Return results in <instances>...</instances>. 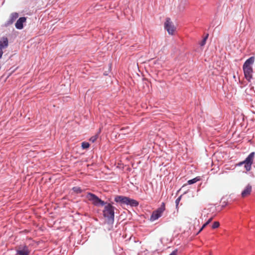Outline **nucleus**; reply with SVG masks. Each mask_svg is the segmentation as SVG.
I'll list each match as a JSON object with an SVG mask.
<instances>
[{
  "label": "nucleus",
  "mask_w": 255,
  "mask_h": 255,
  "mask_svg": "<svg viewBox=\"0 0 255 255\" xmlns=\"http://www.w3.org/2000/svg\"><path fill=\"white\" fill-rule=\"evenodd\" d=\"M208 34H207L205 37L204 38V39L202 40V41L200 42V45L201 46H204L205 44H206V40L208 38Z\"/></svg>",
  "instance_id": "obj_15"
},
{
  "label": "nucleus",
  "mask_w": 255,
  "mask_h": 255,
  "mask_svg": "<svg viewBox=\"0 0 255 255\" xmlns=\"http://www.w3.org/2000/svg\"><path fill=\"white\" fill-rule=\"evenodd\" d=\"M164 28L167 31L169 34L173 35L175 31L176 28L171 21L170 18H166L164 23Z\"/></svg>",
  "instance_id": "obj_7"
},
{
  "label": "nucleus",
  "mask_w": 255,
  "mask_h": 255,
  "mask_svg": "<svg viewBox=\"0 0 255 255\" xmlns=\"http://www.w3.org/2000/svg\"><path fill=\"white\" fill-rule=\"evenodd\" d=\"M165 210V204L164 203H162L160 207L158 208L157 210L153 212L150 217V220L151 221H154L158 219L159 217L161 216L163 212Z\"/></svg>",
  "instance_id": "obj_5"
},
{
  "label": "nucleus",
  "mask_w": 255,
  "mask_h": 255,
  "mask_svg": "<svg viewBox=\"0 0 255 255\" xmlns=\"http://www.w3.org/2000/svg\"><path fill=\"white\" fill-rule=\"evenodd\" d=\"M90 144L87 142H83L82 143V147L83 149L87 148L89 147Z\"/></svg>",
  "instance_id": "obj_16"
},
{
  "label": "nucleus",
  "mask_w": 255,
  "mask_h": 255,
  "mask_svg": "<svg viewBox=\"0 0 255 255\" xmlns=\"http://www.w3.org/2000/svg\"><path fill=\"white\" fill-rule=\"evenodd\" d=\"M115 207L111 204L108 203L105 205L103 210V215L105 217L108 218L109 220L113 221L115 216Z\"/></svg>",
  "instance_id": "obj_4"
},
{
  "label": "nucleus",
  "mask_w": 255,
  "mask_h": 255,
  "mask_svg": "<svg viewBox=\"0 0 255 255\" xmlns=\"http://www.w3.org/2000/svg\"><path fill=\"white\" fill-rule=\"evenodd\" d=\"M181 196H180V197H178L175 201L176 208L178 207V204L181 200Z\"/></svg>",
  "instance_id": "obj_18"
},
{
  "label": "nucleus",
  "mask_w": 255,
  "mask_h": 255,
  "mask_svg": "<svg viewBox=\"0 0 255 255\" xmlns=\"http://www.w3.org/2000/svg\"><path fill=\"white\" fill-rule=\"evenodd\" d=\"M252 186L250 185H248L245 188V189L242 192V197L245 198L250 195L252 192Z\"/></svg>",
  "instance_id": "obj_11"
},
{
  "label": "nucleus",
  "mask_w": 255,
  "mask_h": 255,
  "mask_svg": "<svg viewBox=\"0 0 255 255\" xmlns=\"http://www.w3.org/2000/svg\"><path fill=\"white\" fill-rule=\"evenodd\" d=\"M97 136H93L90 138V141H92V142H94L97 140Z\"/></svg>",
  "instance_id": "obj_19"
},
{
  "label": "nucleus",
  "mask_w": 255,
  "mask_h": 255,
  "mask_svg": "<svg viewBox=\"0 0 255 255\" xmlns=\"http://www.w3.org/2000/svg\"><path fill=\"white\" fill-rule=\"evenodd\" d=\"M86 198L91 201L92 203L96 206H104L106 204V203L101 199H100L98 196H97L96 195L91 193H88L86 195Z\"/></svg>",
  "instance_id": "obj_3"
},
{
  "label": "nucleus",
  "mask_w": 255,
  "mask_h": 255,
  "mask_svg": "<svg viewBox=\"0 0 255 255\" xmlns=\"http://www.w3.org/2000/svg\"><path fill=\"white\" fill-rule=\"evenodd\" d=\"M169 255H177V250L173 251Z\"/></svg>",
  "instance_id": "obj_21"
},
{
  "label": "nucleus",
  "mask_w": 255,
  "mask_h": 255,
  "mask_svg": "<svg viewBox=\"0 0 255 255\" xmlns=\"http://www.w3.org/2000/svg\"><path fill=\"white\" fill-rule=\"evenodd\" d=\"M18 14L17 12L11 13L9 19L5 22V26H8L12 24L13 22L18 18Z\"/></svg>",
  "instance_id": "obj_9"
},
{
  "label": "nucleus",
  "mask_w": 255,
  "mask_h": 255,
  "mask_svg": "<svg viewBox=\"0 0 255 255\" xmlns=\"http://www.w3.org/2000/svg\"><path fill=\"white\" fill-rule=\"evenodd\" d=\"M254 155L255 153L254 152L251 153L244 161L239 163V165L244 164L246 170L250 171L251 168V165L253 163Z\"/></svg>",
  "instance_id": "obj_6"
},
{
  "label": "nucleus",
  "mask_w": 255,
  "mask_h": 255,
  "mask_svg": "<svg viewBox=\"0 0 255 255\" xmlns=\"http://www.w3.org/2000/svg\"><path fill=\"white\" fill-rule=\"evenodd\" d=\"M219 226H220V223L219 222H214L212 225V228L213 229L218 228L219 227Z\"/></svg>",
  "instance_id": "obj_17"
},
{
  "label": "nucleus",
  "mask_w": 255,
  "mask_h": 255,
  "mask_svg": "<svg viewBox=\"0 0 255 255\" xmlns=\"http://www.w3.org/2000/svg\"><path fill=\"white\" fill-rule=\"evenodd\" d=\"M198 180H199V179L196 177V178H195L192 179L191 180H188V183L189 184H192L196 183Z\"/></svg>",
  "instance_id": "obj_14"
},
{
  "label": "nucleus",
  "mask_w": 255,
  "mask_h": 255,
  "mask_svg": "<svg viewBox=\"0 0 255 255\" xmlns=\"http://www.w3.org/2000/svg\"><path fill=\"white\" fill-rule=\"evenodd\" d=\"M255 61V57L252 56L247 59L244 63L243 69L245 78L250 82L253 78V65Z\"/></svg>",
  "instance_id": "obj_1"
},
{
  "label": "nucleus",
  "mask_w": 255,
  "mask_h": 255,
  "mask_svg": "<svg viewBox=\"0 0 255 255\" xmlns=\"http://www.w3.org/2000/svg\"><path fill=\"white\" fill-rule=\"evenodd\" d=\"M73 190L77 193H81L82 191V190L79 187H74Z\"/></svg>",
  "instance_id": "obj_20"
},
{
  "label": "nucleus",
  "mask_w": 255,
  "mask_h": 255,
  "mask_svg": "<svg viewBox=\"0 0 255 255\" xmlns=\"http://www.w3.org/2000/svg\"><path fill=\"white\" fill-rule=\"evenodd\" d=\"M30 250L27 246H20L17 250V254L18 255H29L30 254Z\"/></svg>",
  "instance_id": "obj_8"
},
{
  "label": "nucleus",
  "mask_w": 255,
  "mask_h": 255,
  "mask_svg": "<svg viewBox=\"0 0 255 255\" xmlns=\"http://www.w3.org/2000/svg\"><path fill=\"white\" fill-rule=\"evenodd\" d=\"M213 220V217L210 218L202 227L199 231L198 233H200Z\"/></svg>",
  "instance_id": "obj_13"
},
{
  "label": "nucleus",
  "mask_w": 255,
  "mask_h": 255,
  "mask_svg": "<svg viewBox=\"0 0 255 255\" xmlns=\"http://www.w3.org/2000/svg\"><path fill=\"white\" fill-rule=\"evenodd\" d=\"M8 46V39L6 37H3L0 40V49H2Z\"/></svg>",
  "instance_id": "obj_12"
},
{
  "label": "nucleus",
  "mask_w": 255,
  "mask_h": 255,
  "mask_svg": "<svg viewBox=\"0 0 255 255\" xmlns=\"http://www.w3.org/2000/svg\"><path fill=\"white\" fill-rule=\"evenodd\" d=\"M115 201L117 203L129 205L132 207H136L138 205V202L136 200L123 196H116L115 197Z\"/></svg>",
  "instance_id": "obj_2"
},
{
  "label": "nucleus",
  "mask_w": 255,
  "mask_h": 255,
  "mask_svg": "<svg viewBox=\"0 0 255 255\" xmlns=\"http://www.w3.org/2000/svg\"><path fill=\"white\" fill-rule=\"evenodd\" d=\"M3 54V52L2 51V49H0V58L2 57Z\"/></svg>",
  "instance_id": "obj_22"
},
{
  "label": "nucleus",
  "mask_w": 255,
  "mask_h": 255,
  "mask_svg": "<svg viewBox=\"0 0 255 255\" xmlns=\"http://www.w3.org/2000/svg\"><path fill=\"white\" fill-rule=\"evenodd\" d=\"M26 18L25 17H20L15 24V27L18 29H21L23 27V23L26 22Z\"/></svg>",
  "instance_id": "obj_10"
}]
</instances>
